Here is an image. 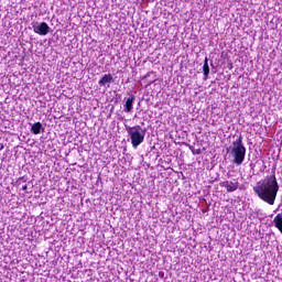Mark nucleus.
I'll use <instances>...</instances> for the list:
<instances>
[{
	"instance_id": "nucleus-10",
	"label": "nucleus",
	"mask_w": 282,
	"mask_h": 282,
	"mask_svg": "<svg viewBox=\"0 0 282 282\" xmlns=\"http://www.w3.org/2000/svg\"><path fill=\"white\" fill-rule=\"evenodd\" d=\"M22 191H24V193H28V184L24 183V184L22 185Z\"/></svg>"
},
{
	"instance_id": "nucleus-4",
	"label": "nucleus",
	"mask_w": 282,
	"mask_h": 282,
	"mask_svg": "<svg viewBox=\"0 0 282 282\" xmlns=\"http://www.w3.org/2000/svg\"><path fill=\"white\" fill-rule=\"evenodd\" d=\"M33 32L35 34H39L40 36H47L50 34V25L47 22H42L39 24V22H32Z\"/></svg>"
},
{
	"instance_id": "nucleus-11",
	"label": "nucleus",
	"mask_w": 282,
	"mask_h": 282,
	"mask_svg": "<svg viewBox=\"0 0 282 282\" xmlns=\"http://www.w3.org/2000/svg\"><path fill=\"white\" fill-rule=\"evenodd\" d=\"M3 143H0V151H3Z\"/></svg>"
},
{
	"instance_id": "nucleus-5",
	"label": "nucleus",
	"mask_w": 282,
	"mask_h": 282,
	"mask_svg": "<svg viewBox=\"0 0 282 282\" xmlns=\"http://www.w3.org/2000/svg\"><path fill=\"white\" fill-rule=\"evenodd\" d=\"M221 188H226L227 193H235L239 188V181L234 180V181H223L220 182Z\"/></svg>"
},
{
	"instance_id": "nucleus-9",
	"label": "nucleus",
	"mask_w": 282,
	"mask_h": 282,
	"mask_svg": "<svg viewBox=\"0 0 282 282\" xmlns=\"http://www.w3.org/2000/svg\"><path fill=\"white\" fill-rule=\"evenodd\" d=\"M203 74L205 78H208V75L210 74V66H208V57H205L204 65H203Z\"/></svg>"
},
{
	"instance_id": "nucleus-2",
	"label": "nucleus",
	"mask_w": 282,
	"mask_h": 282,
	"mask_svg": "<svg viewBox=\"0 0 282 282\" xmlns=\"http://www.w3.org/2000/svg\"><path fill=\"white\" fill-rule=\"evenodd\" d=\"M231 155L234 158V164L241 166L243 160H246V145H243V135H239L234 142L231 148Z\"/></svg>"
},
{
	"instance_id": "nucleus-8",
	"label": "nucleus",
	"mask_w": 282,
	"mask_h": 282,
	"mask_svg": "<svg viewBox=\"0 0 282 282\" xmlns=\"http://www.w3.org/2000/svg\"><path fill=\"white\" fill-rule=\"evenodd\" d=\"M41 129H43V123H41V121L35 122L31 127V131L34 133V135H39V133H41Z\"/></svg>"
},
{
	"instance_id": "nucleus-7",
	"label": "nucleus",
	"mask_w": 282,
	"mask_h": 282,
	"mask_svg": "<svg viewBox=\"0 0 282 282\" xmlns=\"http://www.w3.org/2000/svg\"><path fill=\"white\" fill-rule=\"evenodd\" d=\"M111 80H113V76L111 74H106L99 79L98 83L100 87H105V85H107V83H111Z\"/></svg>"
},
{
	"instance_id": "nucleus-6",
	"label": "nucleus",
	"mask_w": 282,
	"mask_h": 282,
	"mask_svg": "<svg viewBox=\"0 0 282 282\" xmlns=\"http://www.w3.org/2000/svg\"><path fill=\"white\" fill-rule=\"evenodd\" d=\"M133 100H135V96L130 95L124 105L126 113H131V109H133Z\"/></svg>"
},
{
	"instance_id": "nucleus-1",
	"label": "nucleus",
	"mask_w": 282,
	"mask_h": 282,
	"mask_svg": "<svg viewBox=\"0 0 282 282\" xmlns=\"http://www.w3.org/2000/svg\"><path fill=\"white\" fill-rule=\"evenodd\" d=\"M253 192L258 195L259 199L274 206L276 202V195H279V181H276V174H273L257 184L253 187Z\"/></svg>"
},
{
	"instance_id": "nucleus-3",
	"label": "nucleus",
	"mask_w": 282,
	"mask_h": 282,
	"mask_svg": "<svg viewBox=\"0 0 282 282\" xmlns=\"http://www.w3.org/2000/svg\"><path fill=\"white\" fill-rule=\"evenodd\" d=\"M126 131L131 140L133 149H138L142 142H144V137L147 132L142 130L141 126H126Z\"/></svg>"
}]
</instances>
